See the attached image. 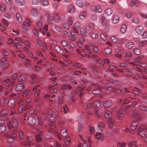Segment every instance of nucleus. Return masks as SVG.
Here are the masks:
<instances>
[{
    "label": "nucleus",
    "mask_w": 147,
    "mask_h": 147,
    "mask_svg": "<svg viewBox=\"0 0 147 147\" xmlns=\"http://www.w3.org/2000/svg\"><path fill=\"white\" fill-rule=\"evenodd\" d=\"M78 30L76 28H73V31H71L70 32L71 35L76 37L77 36V32Z\"/></svg>",
    "instance_id": "393cba45"
},
{
    "label": "nucleus",
    "mask_w": 147,
    "mask_h": 147,
    "mask_svg": "<svg viewBox=\"0 0 147 147\" xmlns=\"http://www.w3.org/2000/svg\"><path fill=\"white\" fill-rule=\"evenodd\" d=\"M138 113V111L136 110H132L131 111V115L133 117H136Z\"/></svg>",
    "instance_id": "603ef678"
},
{
    "label": "nucleus",
    "mask_w": 147,
    "mask_h": 147,
    "mask_svg": "<svg viewBox=\"0 0 147 147\" xmlns=\"http://www.w3.org/2000/svg\"><path fill=\"white\" fill-rule=\"evenodd\" d=\"M112 102H103V105L105 108H108L112 106Z\"/></svg>",
    "instance_id": "6ab92c4d"
},
{
    "label": "nucleus",
    "mask_w": 147,
    "mask_h": 147,
    "mask_svg": "<svg viewBox=\"0 0 147 147\" xmlns=\"http://www.w3.org/2000/svg\"><path fill=\"white\" fill-rule=\"evenodd\" d=\"M14 46L18 49H20L22 47V46L18 42H14Z\"/></svg>",
    "instance_id": "8fccbe9b"
},
{
    "label": "nucleus",
    "mask_w": 147,
    "mask_h": 147,
    "mask_svg": "<svg viewBox=\"0 0 147 147\" xmlns=\"http://www.w3.org/2000/svg\"><path fill=\"white\" fill-rule=\"evenodd\" d=\"M113 12V10L111 8H108L105 11V13L108 16L111 15Z\"/></svg>",
    "instance_id": "7c9ffc66"
},
{
    "label": "nucleus",
    "mask_w": 147,
    "mask_h": 147,
    "mask_svg": "<svg viewBox=\"0 0 147 147\" xmlns=\"http://www.w3.org/2000/svg\"><path fill=\"white\" fill-rule=\"evenodd\" d=\"M0 9L2 12H4L6 10V6L4 3H1L0 5Z\"/></svg>",
    "instance_id": "58836bf2"
},
{
    "label": "nucleus",
    "mask_w": 147,
    "mask_h": 147,
    "mask_svg": "<svg viewBox=\"0 0 147 147\" xmlns=\"http://www.w3.org/2000/svg\"><path fill=\"white\" fill-rule=\"evenodd\" d=\"M16 3L20 6H23L25 4V0H16Z\"/></svg>",
    "instance_id": "4be33fe9"
},
{
    "label": "nucleus",
    "mask_w": 147,
    "mask_h": 147,
    "mask_svg": "<svg viewBox=\"0 0 147 147\" xmlns=\"http://www.w3.org/2000/svg\"><path fill=\"white\" fill-rule=\"evenodd\" d=\"M132 22L133 23L137 24L139 22V19L137 18H134L132 20Z\"/></svg>",
    "instance_id": "e2e57ef3"
},
{
    "label": "nucleus",
    "mask_w": 147,
    "mask_h": 147,
    "mask_svg": "<svg viewBox=\"0 0 147 147\" xmlns=\"http://www.w3.org/2000/svg\"><path fill=\"white\" fill-rule=\"evenodd\" d=\"M134 46L133 42H130L127 43L125 45L126 47L128 49H130L133 47Z\"/></svg>",
    "instance_id": "c9c22d12"
},
{
    "label": "nucleus",
    "mask_w": 147,
    "mask_h": 147,
    "mask_svg": "<svg viewBox=\"0 0 147 147\" xmlns=\"http://www.w3.org/2000/svg\"><path fill=\"white\" fill-rule=\"evenodd\" d=\"M89 35L92 39H96L98 37V34H95L93 32H90L89 34Z\"/></svg>",
    "instance_id": "a878e982"
},
{
    "label": "nucleus",
    "mask_w": 147,
    "mask_h": 147,
    "mask_svg": "<svg viewBox=\"0 0 147 147\" xmlns=\"http://www.w3.org/2000/svg\"><path fill=\"white\" fill-rule=\"evenodd\" d=\"M27 142L29 144L31 143L33 140V138L32 136H26V138Z\"/></svg>",
    "instance_id": "c03bdc74"
},
{
    "label": "nucleus",
    "mask_w": 147,
    "mask_h": 147,
    "mask_svg": "<svg viewBox=\"0 0 147 147\" xmlns=\"http://www.w3.org/2000/svg\"><path fill=\"white\" fill-rule=\"evenodd\" d=\"M55 51L60 54H62L63 52V50L59 46H56L54 48Z\"/></svg>",
    "instance_id": "2eb2a0df"
},
{
    "label": "nucleus",
    "mask_w": 147,
    "mask_h": 147,
    "mask_svg": "<svg viewBox=\"0 0 147 147\" xmlns=\"http://www.w3.org/2000/svg\"><path fill=\"white\" fill-rule=\"evenodd\" d=\"M35 138L36 141L38 142H40L42 140L40 136L39 135H36L35 136Z\"/></svg>",
    "instance_id": "4d7b16f0"
},
{
    "label": "nucleus",
    "mask_w": 147,
    "mask_h": 147,
    "mask_svg": "<svg viewBox=\"0 0 147 147\" xmlns=\"http://www.w3.org/2000/svg\"><path fill=\"white\" fill-rule=\"evenodd\" d=\"M76 5L80 7H82L83 5L82 1L80 0H77L76 2Z\"/></svg>",
    "instance_id": "a19ab883"
},
{
    "label": "nucleus",
    "mask_w": 147,
    "mask_h": 147,
    "mask_svg": "<svg viewBox=\"0 0 147 147\" xmlns=\"http://www.w3.org/2000/svg\"><path fill=\"white\" fill-rule=\"evenodd\" d=\"M6 129V127L4 125H1L0 126V133H3Z\"/></svg>",
    "instance_id": "5fc2aeb1"
},
{
    "label": "nucleus",
    "mask_w": 147,
    "mask_h": 147,
    "mask_svg": "<svg viewBox=\"0 0 147 147\" xmlns=\"http://www.w3.org/2000/svg\"><path fill=\"white\" fill-rule=\"evenodd\" d=\"M96 137L98 139H101L103 140L104 139V136L100 133H98L96 134Z\"/></svg>",
    "instance_id": "f3484780"
},
{
    "label": "nucleus",
    "mask_w": 147,
    "mask_h": 147,
    "mask_svg": "<svg viewBox=\"0 0 147 147\" xmlns=\"http://www.w3.org/2000/svg\"><path fill=\"white\" fill-rule=\"evenodd\" d=\"M105 52L107 54H111L112 53V50L109 47H107L105 49Z\"/></svg>",
    "instance_id": "a18cd8bd"
},
{
    "label": "nucleus",
    "mask_w": 147,
    "mask_h": 147,
    "mask_svg": "<svg viewBox=\"0 0 147 147\" xmlns=\"http://www.w3.org/2000/svg\"><path fill=\"white\" fill-rule=\"evenodd\" d=\"M31 13L33 16H36L38 14V12L36 9L35 8H32L31 10Z\"/></svg>",
    "instance_id": "4468645a"
},
{
    "label": "nucleus",
    "mask_w": 147,
    "mask_h": 147,
    "mask_svg": "<svg viewBox=\"0 0 147 147\" xmlns=\"http://www.w3.org/2000/svg\"><path fill=\"white\" fill-rule=\"evenodd\" d=\"M114 122L112 119H109L108 122V124L110 128L111 127L114 125Z\"/></svg>",
    "instance_id": "09e8293b"
},
{
    "label": "nucleus",
    "mask_w": 147,
    "mask_h": 147,
    "mask_svg": "<svg viewBox=\"0 0 147 147\" xmlns=\"http://www.w3.org/2000/svg\"><path fill=\"white\" fill-rule=\"evenodd\" d=\"M138 125V122L137 121H134L131 123V128L133 130H135L137 128Z\"/></svg>",
    "instance_id": "0eeeda50"
},
{
    "label": "nucleus",
    "mask_w": 147,
    "mask_h": 147,
    "mask_svg": "<svg viewBox=\"0 0 147 147\" xmlns=\"http://www.w3.org/2000/svg\"><path fill=\"white\" fill-rule=\"evenodd\" d=\"M45 15L47 18V22L50 24H53V18L52 16L51 15L49 11H46L45 12Z\"/></svg>",
    "instance_id": "f257e3e1"
},
{
    "label": "nucleus",
    "mask_w": 147,
    "mask_h": 147,
    "mask_svg": "<svg viewBox=\"0 0 147 147\" xmlns=\"http://www.w3.org/2000/svg\"><path fill=\"white\" fill-rule=\"evenodd\" d=\"M139 108L142 110L146 111H147V107L144 105L139 106Z\"/></svg>",
    "instance_id": "6e6d98bb"
},
{
    "label": "nucleus",
    "mask_w": 147,
    "mask_h": 147,
    "mask_svg": "<svg viewBox=\"0 0 147 147\" xmlns=\"http://www.w3.org/2000/svg\"><path fill=\"white\" fill-rule=\"evenodd\" d=\"M69 35V33L66 31H63L62 33V36L66 38L68 37Z\"/></svg>",
    "instance_id": "052dcab7"
},
{
    "label": "nucleus",
    "mask_w": 147,
    "mask_h": 147,
    "mask_svg": "<svg viewBox=\"0 0 147 147\" xmlns=\"http://www.w3.org/2000/svg\"><path fill=\"white\" fill-rule=\"evenodd\" d=\"M36 42L37 44L40 46H42V43L41 40L38 38L36 39Z\"/></svg>",
    "instance_id": "338daca9"
},
{
    "label": "nucleus",
    "mask_w": 147,
    "mask_h": 147,
    "mask_svg": "<svg viewBox=\"0 0 147 147\" xmlns=\"http://www.w3.org/2000/svg\"><path fill=\"white\" fill-rule=\"evenodd\" d=\"M123 114L121 112L119 111L117 114V118L119 120H121L123 119Z\"/></svg>",
    "instance_id": "2f4dec72"
},
{
    "label": "nucleus",
    "mask_w": 147,
    "mask_h": 147,
    "mask_svg": "<svg viewBox=\"0 0 147 147\" xmlns=\"http://www.w3.org/2000/svg\"><path fill=\"white\" fill-rule=\"evenodd\" d=\"M48 125H49V126L48 127V129H54L55 127V125L53 123L48 122L47 124Z\"/></svg>",
    "instance_id": "ea45409f"
},
{
    "label": "nucleus",
    "mask_w": 147,
    "mask_h": 147,
    "mask_svg": "<svg viewBox=\"0 0 147 147\" xmlns=\"http://www.w3.org/2000/svg\"><path fill=\"white\" fill-rule=\"evenodd\" d=\"M85 27L87 30H89L90 29H93L94 28L95 26L94 24L92 23H90L88 26L86 25Z\"/></svg>",
    "instance_id": "dca6fc26"
},
{
    "label": "nucleus",
    "mask_w": 147,
    "mask_h": 147,
    "mask_svg": "<svg viewBox=\"0 0 147 147\" xmlns=\"http://www.w3.org/2000/svg\"><path fill=\"white\" fill-rule=\"evenodd\" d=\"M27 121L28 124L31 125H34L36 122V118L32 116H30L27 119Z\"/></svg>",
    "instance_id": "7ed1b4c3"
},
{
    "label": "nucleus",
    "mask_w": 147,
    "mask_h": 147,
    "mask_svg": "<svg viewBox=\"0 0 147 147\" xmlns=\"http://www.w3.org/2000/svg\"><path fill=\"white\" fill-rule=\"evenodd\" d=\"M68 132L67 129H63L61 131V136L63 137H66L68 134Z\"/></svg>",
    "instance_id": "f8f14e48"
},
{
    "label": "nucleus",
    "mask_w": 147,
    "mask_h": 147,
    "mask_svg": "<svg viewBox=\"0 0 147 147\" xmlns=\"http://www.w3.org/2000/svg\"><path fill=\"white\" fill-rule=\"evenodd\" d=\"M101 23L103 26H105L107 24V20L106 18L104 16H102L101 17Z\"/></svg>",
    "instance_id": "412c9836"
},
{
    "label": "nucleus",
    "mask_w": 147,
    "mask_h": 147,
    "mask_svg": "<svg viewBox=\"0 0 147 147\" xmlns=\"http://www.w3.org/2000/svg\"><path fill=\"white\" fill-rule=\"evenodd\" d=\"M25 84L24 83H21L16 86V89L17 91H20L22 90L24 88Z\"/></svg>",
    "instance_id": "423d86ee"
},
{
    "label": "nucleus",
    "mask_w": 147,
    "mask_h": 147,
    "mask_svg": "<svg viewBox=\"0 0 147 147\" xmlns=\"http://www.w3.org/2000/svg\"><path fill=\"white\" fill-rule=\"evenodd\" d=\"M140 2L138 0H132L130 3V6L136 8L140 5Z\"/></svg>",
    "instance_id": "f03ea898"
},
{
    "label": "nucleus",
    "mask_w": 147,
    "mask_h": 147,
    "mask_svg": "<svg viewBox=\"0 0 147 147\" xmlns=\"http://www.w3.org/2000/svg\"><path fill=\"white\" fill-rule=\"evenodd\" d=\"M61 43L63 47H66L67 44V41L65 40H61Z\"/></svg>",
    "instance_id": "774afa93"
},
{
    "label": "nucleus",
    "mask_w": 147,
    "mask_h": 147,
    "mask_svg": "<svg viewBox=\"0 0 147 147\" xmlns=\"http://www.w3.org/2000/svg\"><path fill=\"white\" fill-rule=\"evenodd\" d=\"M41 4L44 6H47L49 4V3L47 0H40Z\"/></svg>",
    "instance_id": "473e14b6"
},
{
    "label": "nucleus",
    "mask_w": 147,
    "mask_h": 147,
    "mask_svg": "<svg viewBox=\"0 0 147 147\" xmlns=\"http://www.w3.org/2000/svg\"><path fill=\"white\" fill-rule=\"evenodd\" d=\"M12 125L14 128H17L18 126V121L17 119H12Z\"/></svg>",
    "instance_id": "cd10ccee"
},
{
    "label": "nucleus",
    "mask_w": 147,
    "mask_h": 147,
    "mask_svg": "<svg viewBox=\"0 0 147 147\" xmlns=\"http://www.w3.org/2000/svg\"><path fill=\"white\" fill-rule=\"evenodd\" d=\"M64 141L65 144L67 145H70V138L67 137L65 138L64 140Z\"/></svg>",
    "instance_id": "4c0bfd02"
},
{
    "label": "nucleus",
    "mask_w": 147,
    "mask_h": 147,
    "mask_svg": "<svg viewBox=\"0 0 147 147\" xmlns=\"http://www.w3.org/2000/svg\"><path fill=\"white\" fill-rule=\"evenodd\" d=\"M134 54L136 55H139L141 53L140 50L138 49H134L133 50Z\"/></svg>",
    "instance_id": "3c124183"
},
{
    "label": "nucleus",
    "mask_w": 147,
    "mask_h": 147,
    "mask_svg": "<svg viewBox=\"0 0 147 147\" xmlns=\"http://www.w3.org/2000/svg\"><path fill=\"white\" fill-rule=\"evenodd\" d=\"M144 29L143 27L141 25L137 26L135 28L136 33L138 34H140L142 32Z\"/></svg>",
    "instance_id": "20e7f679"
},
{
    "label": "nucleus",
    "mask_w": 147,
    "mask_h": 147,
    "mask_svg": "<svg viewBox=\"0 0 147 147\" xmlns=\"http://www.w3.org/2000/svg\"><path fill=\"white\" fill-rule=\"evenodd\" d=\"M22 30L25 33L28 34L30 33V30L25 27H23L22 28Z\"/></svg>",
    "instance_id": "49530a36"
},
{
    "label": "nucleus",
    "mask_w": 147,
    "mask_h": 147,
    "mask_svg": "<svg viewBox=\"0 0 147 147\" xmlns=\"http://www.w3.org/2000/svg\"><path fill=\"white\" fill-rule=\"evenodd\" d=\"M80 32L81 34L83 36L86 37L87 36L86 31L83 28H81L80 29Z\"/></svg>",
    "instance_id": "79ce46f5"
},
{
    "label": "nucleus",
    "mask_w": 147,
    "mask_h": 147,
    "mask_svg": "<svg viewBox=\"0 0 147 147\" xmlns=\"http://www.w3.org/2000/svg\"><path fill=\"white\" fill-rule=\"evenodd\" d=\"M16 7L15 6L13 5H11L9 7V11L12 13H13L15 12L16 11Z\"/></svg>",
    "instance_id": "e433bc0d"
},
{
    "label": "nucleus",
    "mask_w": 147,
    "mask_h": 147,
    "mask_svg": "<svg viewBox=\"0 0 147 147\" xmlns=\"http://www.w3.org/2000/svg\"><path fill=\"white\" fill-rule=\"evenodd\" d=\"M102 92V90L100 87H97L93 90L92 91V93L93 94H98L101 93Z\"/></svg>",
    "instance_id": "6e6552de"
},
{
    "label": "nucleus",
    "mask_w": 147,
    "mask_h": 147,
    "mask_svg": "<svg viewBox=\"0 0 147 147\" xmlns=\"http://www.w3.org/2000/svg\"><path fill=\"white\" fill-rule=\"evenodd\" d=\"M89 131L90 134H92L94 132V128L92 126L89 127Z\"/></svg>",
    "instance_id": "0e129e2a"
},
{
    "label": "nucleus",
    "mask_w": 147,
    "mask_h": 147,
    "mask_svg": "<svg viewBox=\"0 0 147 147\" xmlns=\"http://www.w3.org/2000/svg\"><path fill=\"white\" fill-rule=\"evenodd\" d=\"M48 28V25H46L44 27V30H42L41 29H40L39 30V31L42 33L43 34H45L46 31L47 30Z\"/></svg>",
    "instance_id": "72a5a7b5"
},
{
    "label": "nucleus",
    "mask_w": 147,
    "mask_h": 147,
    "mask_svg": "<svg viewBox=\"0 0 147 147\" xmlns=\"http://www.w3.org/2000/svg\"><path fill=\"white\" fill-rule=\"evenodd\" d=\"M126 26L125 24H123L122 25L120 29V31L121 33L123 34L126 32Z\"/></svg>",
    "instance_id": "bb28decb"
},
{
    "label": "nucleus",
    "mask_w": 147,
    "mask_h": 147,
    "mask_svg": "<svg viewBox=\"0 0 147 147\" xmlns=\"http://www.w3.org/2000/svg\"><path fill=\"white\" fill-rule=\"evenodd\" d=\"M111 20L112 23L115 24L119 22V21L120 18L118 16L115 15L113 16Z\"/></svg>",
    "instance_id": "39448f33"
},
{
    "label": "nucleus",
    "mask_w": 147,
    "mask_h": 147,
    "mask_svg": "<svg viewBox=\"0 0 147 147\" xmlns=\"http://www.w3.org/2000/svg\"><path fill=\"white\" fill-rule=\"evenodd\" d=\"M112 112L109 110H107L105 113L104 116L105 117L110 118L112 116Z\"/></svg>",
    "instance_id": "a211bd4d"
},
{
    "label": "nucleus",
    "mask_w": 147,
    "mask_h": 147,
    "mask_svg": "<svg viewBox=\"0 0 147 147\" xmlns=\"http://www.w3.org/2000/svg\"><path fill=\"white\" fill-rule=\"evenodd\" d=\"M86 15V13L84 11H83L80 13L79 17L80 19L83 20L85 19Z\"/></svg>",
    "instance_id": "9d476101"
},
{
    "label": "nucleus",
    "mask_w": 147,
    "mask_h": 147,
    "mask_svg": "<svg viewBox=\"0 0 147 147\" xmlns=\"http://www.w3.org/2000/svg\"><path fill=\"white\" fill-rule=\"evenodd\" d=\"M136 143L137 142L136 141H131L128 142V146L129 147L132 146L135 144H136Z\"/></svg>",
    "instance_id": "680f3d73"
},
{
    "label": "nucleus",
    "mask_w": 147,
    "mask_h": 147,
    "mask_svg": "<svg viewBox=\"0 0 147 147\" xmlns=\"http://www.w3.org/2000/svg\"><path fill=\"white\" fill-rule=\"evenodd\" d=\"M74 19L72 17L69 18L68 20V22L69 24L71 25L73 23Z\"/></svg>",
    "instance_id": "69168bd1"
},
{
    "label": "nucleus",
    "mask_w": 147,
    "mask_h": 147,
    "mask_svg": "<svg viewBox=\"0 0 147 147\" xmlns=\"http://www.w3.org/2000/svg\"><path fill=\"white\" fill-rule=\"evenodd\" d=\"M72 87L69 84H63L61 87L62 90H68L72 88Z\"/></svg>",
    "instance_id": "9b49d317"
},
{
    "label": "nucleus",
    "mask_w": 147,
    "mask_h": 147,
    "mask_svg": "<svg viewBox=\"0 0 147 147\" xmlns=\"http://www.w3.org/2000/svg\"><path fill=\"white\" fill-rule=\"evenodd\" d=\"M147 43V40H144L140 42L138 44V46L140 47H142L144 46Z\"/></svg>",
    "instance_id": "c756f323"
},
{
    "label": "nucleus",
    "mask_w": 147,
    "mask_h": 147,
    "mask_svg": "<svg viewBox=\"0 0 147 147\" xmlns=\"http://www.w3.org/2000/svg\"><path fill=\"white\" fill-rule=\"evenodd\" d=\"M146 116V115L145 113H142L141 114H139L137 117V119L138 121H140L143 119Z\"/></svg>",
    "instance_id": "b1692460"
},
{
    "label": "nucleus",
    "mask_w": 147,
    "mask_h": 147,
    "mask_svg": "<svg viewBox=\"0 0 147 147\" xmlns=\"http://www.w3.org/2000/svg\"><path fill=\"white\" fill-rule=\"evenodd\" d=\"M100 36L102 39L104 41L106 40L107 38L106 35L103 32L101 33Z\"/></svg>",
    "instance_id": "37998d69"
},
{
    "label": "nucleus",
    "mask_w": 147,
    "mask_h": 147,
    "mask_svg": "<svg viewBox=\"0 0 147 147\" xmlns=\"http://www.w3.org/2000/svg\"><path fill=\"white\" fill-rule=\"evenodd\" d=\"M133 12L131 11H127L125 14V16L128 18H130L133 16Z\"/></svg>",
    "instance_id": "5701e85b"
},
{
    "label": "nucleus",
    "mask_w": 147,
    "mask_h": 147,
    "mask_svg": "<svg viewBox=\"0 0 147 147\" xmlns=\"http://www.w3.org/2000/svg\"><path fill=\"white\" fill-rule=\"evenodd\" d=\"M27 78L26 75H22L18 78V80L19 82L24 81L27 79Z\"/></svg>",
    "instance_id": "ddd939ff"
},
{
    "label": "nucleus",
    "mask_w": 147,
    "mask_h": 147,
    "mask_svg": "<svg viewBox=\"0 0 147 147\" xmlns=\"http://www.w3.org/2000/svg\"><path fill=\"white\" fill-rule=\"evenodd\" d=\"M16 17L17 20L19 22H21L22 20V17L20 16L19 13H17L16 14Z\"/></svg>",
    "instance_id": "de8ad7c7"
},
{
    "label": "nucleus",
    "mask_w": 147,
    "mask_h": 147,
    "mask_svg": "<svg viewBox=\"0 0 147 147\" xmlns=\"http://www.w3.org/2000/svg\"><path fill=\"white\" fill-rule=\"evenodd\" d=\"M137 134L143 137L145 136L146 132L144 131L140 130L137 132Z\"/></svg>",
    "instance_id": "c85d7f7f"
},
{
    "label": "nucleus",
    "mask_w": 147,
    "mask_h": 147,
    "mask_svg": "<svg viewBox=\"0 0 147 147\" xmlns=\"http://www.w3.org/2000/svg\"><path fill=\"white\" fill-rule=\"evenodd\" d=\"M96 12L98 13H101L102 11V9L100 6L99 5H97L96 6Z\"/></svg>",
    "instance_id": "13d9d810"
},
{
    "label": "nucleus",
    "mask_w": 147,
    "mask_h": 147,
    "mask_svg": "<svg viewBox=\"0 0 147 147\" xmlns=\"http://www.w3.org/2000/svg\"><path fill=\"white\" fill-rule=\"evenodd\" d=\"M93 104L94 106L95 107H98L101 105V102H94Z\"/></svg>",
    "instance_id": "864d4df0"
},
{
    "label": "nucleus",
    "mask_w": 147,
    "mask_h": 147,
    "mask_svg": "<svg viewBox=\"0 0 147 147\" xmlns=\"http://www.w3.org/2000/svg\"><path fill=\"white\" fill-rule=\"evenodd\" d=\"M43 103L42 102H41L40 103L36 104L35 105V107L36 109L39 110L40 109V107L43 106Z\"/></svg>",
    "instance_id": "bf43d9fd"
},
{
    "label": "nucleus",
    "mask_w": 147,
    "mask_h": 147,
    "mask_svg": "<svg viewBox=\"0 0 147 147\" xmlns=\"http://www.w3.org/2000/svg\"><path fill=\"white\" fill-rule=\"evenodd\" d=\"M8 113V110L7 109H3L1 112V115L3 116L6 115Z\"/></svg>",
    "instance_id": "f704fd0d"
},
{
    "label": "nucleus",
    "mask_w": 147,
    "mask_h": 147,
    "mask_svg": "<svg viewBox=\"0 0 147 147\" xmlns=\"http://www.w3.org/2000/svg\"><path fill=\"white\" fill-rule=\"evenodd\" d=\"M53 17V21L55 22H57L60 20L59 15L57 12H55L54 13Z\"/></svg>",
    "instance_id": "1a4fd4ad"
},
{
    "label": "nucleus",
    "mask_w": 147,
    "mask_h": 147,
    "mask_svg": "<svg viewBox=\"0 0 147 147\" xmlns=\"http://www.w3.org/2000/svg\"><path fill=\"white\" fill-rule=\"evenodd\" d=\"M75 11V9L73 6L71 5L69 6L67 10V12L70 13H73Z\"/></svg>",
    "instance_id": "aec40b11"
}]
</instances>
